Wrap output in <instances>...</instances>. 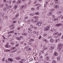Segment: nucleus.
Here are the masks:
<instances>
[{"mask_svg": "<svg viewBox=\"0 0 63 63\" xmlns=\"http://www.w3.org/2000/svg\"><path fill=\"white\" fill-rule=\"evenodd\" d=\"M53 9H52L50 10L49 12L47 14V16H49L52 15L53 14Z\"/></svg>", "mask_w": 63, "mask_h": 63, "instance_id": "f257e3e1", "label": "nucleus"}, {"mask_svg": "<svg viewBox=\"0 0 63 63\" xmlns=\"http://www.w3.org/2000/svg\"><path fill=\"white\" fill-rule=\"evenodd\" d=\"M49 29H50L49 27V26H47L44 28V30L45 31H48L49 30Z\"/></svg>", "mask_w": 63, "mask_h": 63, "instance_id": "f03ea898", "label": "nucleus"}, {"mask_svg": "<svg viewBox=\"0 0 63 63\" xmlns=\"http://www.w3.org/2000/svg\"><path fill=\"white\" fill-rule=\"evenodd\" d=\"M58 47L59 48H61L63 47V44L62 43L59 44V45L58 46Z\"/></svg>", "mask_w": 63, "mask_h": 63, "instance_id": "7ed1b4c3", "label": "nucleus"}, {"mask_svg": "<svg viewBox=\"0 0 63 63\" xmlns=\"http://www.w3.org/2000/svg\"><path fill=\"white\" fill-rule=\"evenodd\" d=\"M36 25H38V26H40L41 25H42V23H41V22L40 23L39 22H38L36 24Z\"/></svg>", "mask_w": 63, "mask_h": 63, "instance_id": "20e7f679", "label": "nucleus"}, {"mask_svg": "<svg viewBox=\"0 0 63 63\" xmlns=\"http://www.w3.org/2000/svg\"><path fill=\"white\" fill-rule=\"evenodd\" d=\"M25 61V60L24 59H22L21 60V61L20 62V63H24Z\"/></svg>", "mask_w": 63, "mask_h": 63, "instance_id": "39448f33", "label": "nucleus"}, {"mask_svg": "<svg viewBox=\"0 0 63 63\" xmlns=\"http://www.w3.org/2000/svg\"><path fill=\"white\" fill-rule=\"evenodd\" d=\"M3 11H6L8 10V7L7 6H6L5 7H4L3 9Z\"/></svg>", "mask_w": 63, "mask_h": 63, "instance_id": "423d86ee", "label": "nucleus"}, {"mask_svg": "<svg viewBox=\"0 0 63 63\" xmlns=\"http://www.w3.org/2000/svg\"><path fill=\"white\" fill-rule=\"evenodd\" d=\"M45 59L47 61H49V57H48V56L46 57Z\"/></svg>", "mask_w": 63, "mask_h": 63, "instance_id": "0eeeda50", "label": "nucleus"}, {"mask_svg": "<svg viewBox=\"0 0 63 63\" xmlns=\"http://www.w3.org/2000/svg\"><path fill=\"white\" fill-rule=\"evenodd\" d=\"M21 0H19L17 2V4H20V3H21Z\"/></svg>", "mask_w": 63, "mask_h": 63, "instance_id": "6e6552de", "label": "nucleus"}, {"mask_svg": "<svg viewBox=\"0 0 63 63\" xmlns=\"http://www.w3.org/2000/svg\"><path fill=\"white\" fill-rule=\"evenodd\" d=\"M8 60H9V61H10V62H12L13 61V59L10 58H9L8 59Z\"/></svg>", "mask_w": 63, "mask_h": 63, "instance_id": "1a4fd4ad", "label": "nucleus"}, {"mask_svg": "<svg viewBox=\"0 0 63 63\" xmlns=\"http://www.w3.org/2000/svg\"><path fill=\"white\" fill-rule=\"evenodd\" d=\"M62 24H57L56 25V26H60L61 25H62Z\"/></svg>", "mask_w": 63, "mask_h": 63, "instance_id": "9d476101", "label": "nucleus"}, {"mask_svg": "<svg viewBox=\"0 0 63 63\" xmlns=\"http://www.w3.org/2000/svg\"><path fill=\"white\" fill-rule=\"evenodd\" d=\"M54 40H53V39H51L50 40V42L51 43H53L54 42Z\"/></svg>", "mask_w": 63, "mask_h": 63, "instance_id": "9b49d317", "label": "nucleus"}, {"mask_svg": "<svg viewBox=\"0 0 63 63\" xmlns=\"http://www.w3.org/2000/svg\"><path fill=\"white\" fill-rule=\"evenodd\" d=\"M32 49V48H27L26 50L27 51H29V50H31Z\"/></svg>", "mask_w": 63, "mask_h": 63, "instance_id": "f8f14e48", "label": "nucleus"}, {"mask_svg": "<svg viewBox=\"0 0 63 63\" xmlns=\"http://www.w3.org/2000/svg\"><path fill=\"white\" fill-rule=\"evenodd\" d=\"M34 18L37 19H38V18H39V17L38 16H34L33 17Z\"/></svg>", "mask_w": 63, "mask_h": 63, "instance_id": "ddd939ff", "label": "nucleus"}, {"mask_svg": "<svg viewBox=\"0 0 63 63\" xmlns=\"http://www.w3.org/2000/svg\"><path fill=\"white\" fill-rule=\"evenodd\" d=\"M4 13H0V15L1 16H3V17H4Z\"/></svg>", "mask_w": 63, "mask_h": 63, "instance_id": "4468645a", "label": "nucleus"}, {"mask_svg": "<svg viewBox=\"0 0 63 63\" xmlns=\"http://www.w3.org/2000/svg\"><path fill=\"white\" fill-rule=\"evenodd\" d=\"M55 7L56 8H59V5H55Z\"/></svg>", "mask_w": 63, "mask_h": 63, "instance_id": "2eb2a0df", "label": "nucleus"}, {"mask_svg": "<svg viewBox=\"0 0 63 63\" xmlns=\"http://www.w3.org/2000/svg\"><path fill=\"white\" fill-rule=\"evenodd\" d=\"M33 61V59L32 58H31L29 60L30 62H32V61Z\"/></svg>", "mask_w": 63, "mask_h": 63, "instance_id": "dca6fc26", "label": "nucleus"}, {"mask_svg": "<svg viewBox=\"0 0 63 63\" xmlns=\"http://www.w3.org/2000/svg\"><path fill=\"white\" fill-rule=\"evenodd\" d=\"M8 46H9L8 44H7L5 46V47H6V48H7L8 47H8Z\"/></svg>", "mask_w": 63, "mask_h": 63, "instance_id": "f3484780", "label": "nucleus"}, {"mask_svg": "<svg viewBox=\"0 0 63 63\" xmlns=\"http://www.w3.org/2000/svg\"><path fill=\"white\" fill-rule=\"evenodd\" d=\"M4 7V4H2L0 5V8H3V7Z\"/></svg>", "mask_w": 63, "mask_h": 63, "instance_id": "a211bd4d", "label": "nucleus"}, {"mask_svg": "<svg viewBox=\"0 0 63 63\" xmlns=\"http://www.w3.org/2000/svg\"><path fill=\"white\" fill-rule=\"evenodd\" d=\"M54 55L55 56H57L58 55L57 54V53L56 52H55L54 54Z\"/></svg>", "mask_w": 63, "mask_h": 63, "instance_id": "6ab92c4d", "label": "nucleus"}, {"mask_svg": "<svg viewBox=\"0 0 63 63\" xmlns=\"http://www.w3.org/2000/svg\"><path fill=\"white\" fill-rule=\"evenodd\" d=\"M34 39H31L30 40V42H33V41H34Z\"/></svg>", "mask_w": 63, "mask_h": 63, "instance_id": "aec40b11", "label": "nucleus"}, {"mask_svg": "<svg viewBox=\"0 0 63 63\" xmlns=\"http://www.w3.org/2000/svg\"><path fill=\"white\" fill-rule=\"evenodd\" d=\"M54 47H51L50 48V50H52V49H54Z\"/></svg>", "mask_w": 63, "mask_h": 63, "instance_id": "412c9836", "label": "nucleus"}, {"mask_svg": "<svg viewBox=\"0 0 63 63\" xmlns=\"http://www.w3.org/2000/svg\"><path fill=\"white\" fill-rule=\"evenodd\" d=\"M57 36H60L61 35V33H59L57 34Z\"/></svg>", "mask_w": 63, "mask_h": 63, "instance_id": "4be33fe9", "label": "nucleus"}, {"mask_svg": "<svg viewBox=\"0 0 63 63\" xmlns=\"http://www.w3.org/2000/svg\"><path fill=\"white\" fill-rule=\"evenodd\" d=\"M16 39L18 41H20V40H21V38H19L17 37Z\"/></svg>", "mask_w": 63, "mask_h": 63, "instance_id": "5701e85b", "label": "nucleus"}, {"mask_svg": "<svg viewBox=\"0 0 63 63\" xmlns=\"http://www.w3.org/2000/svg\"><path fill=\"white\" fill-rule=\"evenodd\" d=\"M16 58L17 60H20V59H21V57H17Z\"/></svg>", "mask_w": 63, "mask_h": 63, "instance_id": "b1692460", "label": "nucleus"}, {"mask_svg": "<svg viewBox=\"0 0 63 63\" xmlns=\"http://www.w3.org/2000/svg\"><path fill=\"white\" fill-rule=\"evenodd\" d=\"M50 5L51 6H53V5H54V3H51L50 4Z\"/></svg>", "mask_w": 63, "mask_h": 63, "instance_id": "393cba45", "label": "nucleus"}, {"mask_svg": "<svg viewBox=\"0 0 63 63\" xmlns=\"http://www.w3.org/2000/svg\"><path fill=\"white\" fill-rule=\"evenodd\" d=\"M36 6H39V7H41V4H36Z\"/></svg>", "mask_w": 63, "mask_h": 63, "instance_id": "a878e982", "label": "nucleus"}, {"mask_svg": "<svg viewBox=\"0 0 63 63\" xmlns=\"http://www.w3.org/2000/svg\"><path fill=\"white\" fill-rule=\"evenodd\" d=\"M32 3V1L30 0L29 1V3H28V5H29V4H30L31 3Z\"/></svg>", "mask_w": 63, "mask_h": 63, "instance_id": "bb28decb", "label": "nucleus"}, {"mask_svg": "<svg viewBox=\"0 0 63 63\" xmlns=\"http://www.w3.org/2000/svg\"><path fill=\"white\" fill-rule=\"evenodd\" d=\"M32 31V30H30L29 31H28V33H31V32Z\"/></svg>", "mask_w": 63, "mask_h": 63, "instance_id": "cd10ccee", "label": "nucleus"}, {"mask_svg": "<svg viewBox=\"0 0 63 63\" xmlns=\"http://www.w3.org/2000/svg\"><path fill=\"white\" fill-rule=\"evenodd\" d=\"M18 16H19V14L18 13H17V14L15 16L16 18V17H17Z\"/></svg>", "mask_w": 63, "mask_h": 63, "instance_id": "c85d7f7f", "label": "nucleus"}, {"mask_svg": "<svg viewBox=\"0 0 63 63\" xmlns=\"http://www.w3.org/2000/svg\"><path fill=\"white\" fill-rule=\"evenodd\" d=\"M31 28H34V26L33 25H31Z\"/></svg>", "mask_w": 63, "mask_h": 63, "instance_id": "c756f323", "label": "nucleus"}, {"mask_svg": "<svg viewBox=\"0 0 63 63\" xmlns=\"http://www.w3.org/2000/svg\"><path fill=\"white\" fill-rule=\"evenodd\" d=\"M35 15H39V13L38 12H36L35 13Z\"/></svg>", "mask_w": 63, "mask_h": 63, "instance_id": "7c9ffc66", "label": "nucleus"}, {"mask_svg": "<svg viewBox=\"0 0 63 63\" xmlns=\"http://www.w3.org/2000/svg\"><path fill=\"white\" fill-rule=\"evenodd\" d=\"M9 60H7V59H6L5 60V61L6 62H7V63H9Z\"/></svg>", "mask_w": 63, "mask_h": 63, "instance_id": "2f4dec72", "label": "nucleus"}, {"mask_svg": "<svg viewBox=\"0 0 63 63\" xmlns=\"http://www.w3.org/2000/svg\"><path fill=\"white\" fill-rule=\"evenodd\" d=\"M11 49H16V47H11Z\"/></svg>", "mask_w": 63, "mask_h": 63, "instance_id": "473e14b6", "label": "nucleus"}, {"mask_svg": "<svg viewBox=\"0 0 63 63\" xmlns=\"http://www.w3.org/2000/svg\"><path fill=\"white\" fill-rule=\"evenodd\" d=\"M19 46V44H16V45L15 46V47H18V46Z\"/></svg>", "mask_w": 63, "mask_h": 63, "instance_id": "72a5a7b5", "label": "nucleus"}, {"mask_svg": "<svg viewBox=\"0 0 63 63\" xmlns=\"http://www.w3.org/2000/svg\"><path fill=\"white\" fill-rule=\"evenodd\" d=\"M5 58H3L2 59V61L3 62H4V61H5Z\"/></svg>", "mask_w": 63, "mask_h": 63, "instance_id": "f704fd0d", "label": "nucleus"}, {"mask_svg": "<svg viewBox=\"0 0 63 63\" xmlns=\"http://www.w3.org/2000/svg\"><path fill=\"white\" fill-rule=\"evenodd\" d=\"M5 51H6L8 52V51H11V50L7 49L6 50H5Z\"/></svg>", "mask_w": 63, "mask_h": 63, "instance_id": "c9c22d12", "label": "nucleus"}, {"mask_svg": "<svg viewBox=\"0 0 63 63\" xmlns=\"http://www.w3.org/2000/svg\"><path fill=\"white\" fill-rule=\"evenodd\" d=\"M40 52L41 53H43L44 52V50L41 51H40Z\"/></svg>", "mask_w": 63, "mask_h": 63, "instance_id": "e433bc0d", "label": "nucleus"}, {"mask_svg": "<svg viewBox=\"0 0 63 63\" xmlns=\"http://www.w3.org/2000/svg\"><path fill=\"white\" fill-rule=\"evenodd\" d=\"M29 47L28 46H27V47H25V49H27Z\"/></svg>", "mask_w": 63, "mask_h": 63, "instance_id": "4c0bfd02", "label": "nucleus"}, {"mask_svg": "<svg viewBox=\"0 0 63 63\" xmlns=\"http://www.w3.org/2000/svg\"><path fill=\"white\" fill-rule=\"evenodd\" d=\"M56 61H54V60H53L52 61V63H56Z\"/></svg>", "mask_w": 63, "mask_h": 63, "instance_id": "58836bf2", "label": "nucleus"}, {"mask_svg": "<svg viewBox=\"0 0 63 63\" xmlns=\"http://www.w3.org/2000/svg\"><path fill=\"white\" fill-rule=\"evenodd\" d=\"M23 35H25V36H27V34L26 33H24L23 34Z\"/></svg>", "mask_w": 63, "mask_h": 63, "instance_id": "ea45409f", "label": "nucleus"}, {"mask_svg": "<svg viewBox=\"0 0 63 63\" xmlns=\"http://www.w3.org/2000/svg\"><path fill=\"white\" fill-rule=\"evenodd\" d=\"M54 18L55 21L57 20L58 19H57V18Z\"/></svg>", "mask_w": 63, "mask_h": 63, "instance_id": "a19ab883", "label": "nucleus"}, {"mask_svg": "<svg viewBox=\"0 0 63 63\" xmlns=\"http://www.w3.org/2000/svg\"><path fill=\"white\" fill-rule=\"evenodd\" d=\"M34 15L33 14H30V16H34Z\"/></svg>", "mask_w": 63, "mask_h": 63, "instance_id": "79ce46f5", "label": "nucleus"}, {"mask_svg": "<svg viewBox=\"0 0 63 63\" xmlns=\"http://www.w3.org/2000/svg\"><path fill=\"white\" fill-rule=\"evenodd\" d=\"M31 10H32V11H33V10H35V8H31Z\"/></svg>", "mask_w": 63, "mask_h": 63, "instance_id": "37998d69", "label": "nucleus"}, {"mask_svg": "<svg viewBox=\"0 0 63 63\" xmlns=\"http://www.w3.org/2000/svg\"><path fill=\"white\" fill-rule=\"evenodd\" d=\"M24 7H25V5H23L22 6V8H24Z\"/></svg>", "mask_w": 63, "mask_h": 63, "instance_id": "c03bdc74", "label": "nucleus"}, {"mask_svg": "<svg viewBox=\"0 0 63 63\" xmlns=\"http://www.w3.org/2000/svg\"><path fill=\"white\" fill-rule=\"evenodd\" d=\"M14 32H15V31H11V33H14Z\"/></svg>", "mask_w": 63, "mask_h": 63, "instance_id": "a18cd8bd", "label": "nucleus"}, {"mask_svg": "<svg viewBox=\"0 0 63 63\" xmlns=\"http://www.w3.org/2000/svg\"><path fill=\"white\" fill-rule=\"evenodd\" d=\"M28 18V17H25V20H26V19H27Z\"/></svg>", "mask_w": 63, "mask_h": 63, "instance_id": "49530a36", "label": "nucleus"}, {"mask_svg": "<svg viewBox=\"0 0 63 63\" xmlns=\"http://www.w3.org/2000/svg\"><path fill=\"white\" fill-rule=\"evenodd\" d=\"M57 33H55L54 34H53V35H54V36H55V35H56Z\"/></svg>", "mask_w": 63, "mask_h": 63, "instance_id": "de8ad7c7", "label": "nucleus"}, {"mask_svg": "<svg viewBox=\"0 0 63 63\" xmlns=\"http://www.w3.org/2000/svg\"><path fill=\"white\" fill-rule=\"evenodd\" d=\"M55 43H57V42H58V41L57 40H55Z\"/></svg>", "mask_w": 63, "mask_h": 63, "instance_id": "09e8293b", "label": "nucleus"}, {"mask_svg": "<svg viewBox=\"0 0 63 63\" xmlns=\"http://www.w3.org/2000/svg\"><path fill=\"white\" fill-rule=\"evenodd\" d=\"M5 19L6 20L8 19V17H7V16H5Z\"/></svg>", "mask_w": 63, "mask_h": 63, "instance_id": "8fccbe9b", "label": "nucleus"}, {"mask_svg": "<svg viewBox=\"0 0 63 63\" xmlns=\"http://www.w3.org/2000/svg\"><path fill=\"white\" fill-rule=\"evenodd\" d=\"M38 20H39L38 19L36 20H35V22H38Z\"/></svg>", "mask_w": 63, "mask_h": 63, "instance_id": "3c124183", "label": "nucleus"}, {"mask_svg": "<svg viewBox=\"0 0 63 63\" xmlns=\"http://www.w3.org/2000/svg\"><path fill=\"white\" fill-rule=\"evenodd\" d=\"M9 3L10 4H11L12 3V1L11 0H9Z\"/></svg>", "mask_w": 63, "mask_h": 63, "instance_id": "603ef678", "label": "nucleus"}, {"mask_svg": "<svg viewBox=\"0 0 63 63\" xmlns=\"http://www.w3.org/2000/svg\"><path fill=\"white\" fill-rule=\"evenodd\" d=\"M27 45V43H24V46H26Z\"/></svg>", "mask_w": 63, "mask_h": 63, "instance_id": "864d4df0", "label": "nucleus"}, {"mask_svg": "<svg viewBox=\"0 0 63 63\" xmlns=\"http://www.w3.org/2000/svg\"><path fill=\"white\" fill-rule=\"evenodd\" d=\"M34 29L35 30L36 29H37V27H34Z\"/></svg>", "mask_w": 63, "mask_h": 63, "instance_id": "5fc2aeb1", "label": "nucleus"}, {"mask_svg": "<svg viewBox=\"0 0 63 63\" xmlns=\"http://www.w3.org/2000/svg\"><path fill=\"white\" fill-rule=\"evenodd\" d=\"M41 38H42V36H40L39 37V39H41Z\"/></svg>", "mask_w": 63, "mask_h": 63, "instance_id": "6e6d98bb", "label": "nucleus"}, {"mask_svg": "<svg viewBox=\"0 0 63 63\" xmlns=\"http://www.w3.org/2000/svg\"><path fill=\"white\" fill-rule=\"evenodd\" d=\"M3 1L4 3L6 2V0H3Z\"/></svg>", "mask_w": 63, "mask_h": 63, "instance_id": "4d7b16f0", "label": "nucleus"}, {"mask_svg": "<svg viewBox=\"0 0 63 63\" xmlns=\"http://www.w3.org/2000/svg\"><path fill=\"white\" fill-rule=\"evenodd\" d=\"M28 21H29V22H31V20H28Z\"/></svg>", "mask_w": 63, "mask_h": 63, "instance_id": "13d9d810", "label": "nucleus"}, {"mask_svg": "<svg viewBox=\"0 0 63 63\" xmlns=\"http://www.w3.org/2000/svg\"><path fill=\"white\" fill-rule=\"evenodd\" d=\"M37 10H39V7H37Z\"/></svg>", "mask_w": 63, "mask_h": 63, "instance_id": "bf43d9fd", "label": "nucleus"}, {"mask_svg": "<svg viewBox=\"0 0 63 63\" xmlns=\"http://www.w3.org/2000/svg\"><path fill=\"white\" fill-rule=\"evenodd\" d=\"M31 22H32V21L33 22V21H34V20L32 19H31Z\"/></svg>", "mask_w": 63, "mask_h": 63, "instance_id": "052dcab7", "label": "nucleus"}, {"mask_svg": "<svg viewBox=\"0 0 63 63\" xmlns=\"http://www.w3.org/2000/svg\"><path fill=\"white\" fill-rule=\"evenodd\" d=\"M17 7H18V5H16L15 6V7H16V8H17Z\"/></svg>", "mask_w": 63, "mask_h": 63, "instance_id": "680f3d73", "label": "nucleus"}, {"mask_svg": "<svg viewBox=\"0 0 63 63\" xmlns=\"http://www.w3.org/2000/svg\"><path fill=\"white\" fill-rule=\"evenodd\" d=\"M16 21H14L13 23H16Z\"/></svg>", "mask_w": 63, "mask_h": 63, "instance_id": "e2e57ef3", "label": "nucleus"}, {"mask_svg": "<svg viewBox=\"0 0 63 63\" xmlns=\"http://www.w3.org/2000/svg\"><path fill=\"white\" fill-rule=\"evenodd\" d=\"M44 36H47V35L46 34H44Z\"/></svg>", "mask_w": 63, "mask_h": 63, "instance_id": "0e129e2a", "label": "nucleus"}, {"mask_svg": "<svg viewBox=\"0 0 63 63\" xmlns=\"http://www.w3.org/2000/svg\"><path fill=\"white\" fill-rule=\"evenodd\" d=\"M52 17L54 18V17H55V15H53L52 16Z\"/></svg>", "mask_w": 63, "mask_h": 63, "instance_id": "69168bd1", "label": "nucleus"}, {"mask_svg": "<svg viewBox=\"0 0 63 63\" xmlns=\"http://www.w3.org/2000/svg\"><path fill=\"white\" fill-rule=\"evenodd\" d=\"M57 40L58 41H59L60 40V39L59 38L58 39H57Z\"/></svg>", "mask_w": 63, "mask_h": 63, "instance_id": "338daca9", "label": "nucleus"}, {"mask_svg": "<svg viewBox=\"0 0 63 63\" xmlns=\"http://www.w3.org/2000/svg\"><path fill=\"white\" fill-rule=\"evenodd\" d=\"M16 51V50H15L14 51H12V52L13 53L15 52V51Z\"/></svg>", "mask_w": 63, "mask_h": 63, "instance_id": "774afa93", "label": "nucleus"}]
</instances>
